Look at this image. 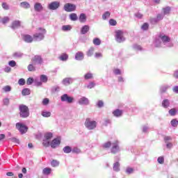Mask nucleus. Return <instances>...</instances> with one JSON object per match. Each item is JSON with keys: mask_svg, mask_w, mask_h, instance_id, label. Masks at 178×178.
I'll return each mask as SVG.
<instances>
[{"mask_svg": "<svg viewBox=\"0 0 178 178\" xmlns=\"http://www.w3.org/2000/svg\"><path fill=\"white\" fill-rule=\"evenodd\" d=\"M153 44L156 48H166V47L170 48L173 47V44L170 42V38L165 33L159 34Z\"/></svg>", "mask_w": 178, "mask_h": 178, "instance_id": "f257e3e1", "label": "nucleus"}, {"mask_svg": "<svg viewBox=\"0 0 178 178\" xmlns=\"http://www.w3.org/2000/svg\"><path fill=\"white\" fill-rule=\"evenodd\" d=\"M47 30L44 28H38L37 32L33 35L34 41H42L45 38Z\"/></svg>", "mask_w": 178, "mask_h": 178, "instance_id": "f03ea898", "label": "nucleus"}, {"mask_svg": "<svg viewBox=\"0 0 178 178\" xmlns=\"http://www.w3.org/2000/svg\"><path fill=\"white\" fill-rule=\"evenodd\" d=\"M19 116L23 119H26V118H29L30 116V109L29 107L24 104H20L19 106Z\"/></svg>", "mask_w": 178, "mask_h": 178, "instance_id": "7ed1b4c3", "label": "nucleus"}, {"mask_svg": "<svg viewBox=\"0 0 178 178\" xmlns=\"http://www.w3.org/2000/svg\"><path fill=\"white\" fill-rule=\"evenodd\" d=\"M85 127L88 130H94L97 128V122L90 118H87L85 122Z\"/></svg>", "mask_w": 178, "mask_h": 178, "instance_id": "20e7f679", "label": "nucleus"}, {"mask_svg": "<svg viewBox=\"0 0 178 178\" xmlns=\"http://www.w3.org/2000/svg\"><path fill=\"white\" fill-rule=\"evenodd\" d=\"M115 41L120 44L126 41V38L123 35V31L118 30L115 31Z\"/></svg>", "mask_w": 178, "mask_h": 178, "instance_id": "39448f33", "label": "nucleus"}, {"mask_svg": "<svg viewBox=\"0 0 178 178\" xmlns=\"http://www.w3.org/2000/svg\"><path fill=\"white\" fill-rule=\"evenodd\" d=\"M15 127H16V129H17V130H19V131L21 133V134H24L27 133V130L29 129L27 127V126H26L20 122L16 123Z\"/></svg>", "mask_w": 178, "mask_h": 178, "instance_id": "423d86ee", "label": "nucleus"}, {"mask_svg": "<svg viewBox=\"0 0 178 178\" xmlns=\"http://www.w3.org/2000/svg\"><path fill=\"white\" fill-rule=\"evenodd\" d=\"M111 152V154H118V152H120V147H119V141L115 140L112 143Z\"/></svg>", "mask_w": 178, "mask_h": 178, "instance_id": "0eeeda50", "label": "nucleus"}, {"mask_svg": "<svg viewBox=\"0 0 178 178\" xmlns=\"http://www.w3.org/2000/svg\"><path fill=\"white\" fill-rule=\"evenodd\" d=\"M62 102H67V104H73L74 98L69 96L67 94H64L60 97Z\"/></svg>", "mask_w": 178, "mask_h": 178, "instance_id": "6e6552de", "label": "nucleus"}, {"mask_svg": "<svg viewBox=\"0 0 178 178\" xmlns=\"http://www.w3.org/2000/svg\"><path fill=\"white\" fill-rule=\"evenodd\" d=\"M64 10H65V12H74V10H76V5L67 3L64 5Z\"/></svg>", "mask_w": 178, "mask_h": 178, "instance_id": "1a4fd4ad", "label": "nucleus"}, {"mask_svg": "<svg viewBox=\"0 0 178 178\" xmlns=\"http://www.w3.org/2000/svg\"><path fill=\"white\" fill-rule=\"evenodd\" d=\"M31 61L34 65H42L44 63V60L42 59V57L41 56L36 55L32 59Z\"/></svg>", "mask_w": 178, "mask_h": 178, "instance_id": "9d476101", "label": "nucleus"}, {"mask_svg": "<svg viewBox=\"0 0 178 178\" xmlns=\"http://www.w3.org/2000/svg\"><path fill=\"white\" fill-rule=\"evenodd\" d=\"M60 6V3L59 1H53L50 3L48 8L50 10H56Z\"/></svg>", "mask_w": 178, "mask_h": 178, "instance_id": "9b49d317", "label": "nucleus"}, {"mask_svg": "<svg viewBox=\"0 0 178 178\" xmlns=\"http://www.w3.org/2000/svg\"><path fill=\"white\" fill-rule=\"evenodd\" d=\"M73 81H74V78L67 77L63 79L62 84L63 86H70V84H73Z\"/></svg>", "mask_w": 178, "mask_h": 178, "instance_id": "f8f14e48", "label": "nucleus"}, {"mask_svg": "<svg viewBox=\"0 0 178 178\" xmlns=\"http://www.w3.org/2000/svg\"><path fill=\"white\" fill-rule=\"evenodd\" d=\"M78 104L79 105H84V106L90 105V100L88 99V98L86 97H82L79 99Z\"/></svg>", "mask_w": 178, "mask_h": 178, "instance_id": "ddd939ff", "label": "nucleus"}, {"mask_svg": "<svg viewBox=\"0 0 178 178\" xmlns=\"http://www.w3.org/2000/svg\"><path fill=\"white\" fill-rule=\"evenodd\" d=\"M22 40L25 42H27L28 44L31 43V42L34 40V38H33L30 35H24L22 36Z\"/></svg>", "mask_w": 178, "mask_h": 178, "instance_id": "4468645a", "label": "nucleus"}, {"mask_svg": "<svg viewBox=\"0 0 178 178\" xmlns=\"http://www.w3.org/2000/svg\"><path fill=\"white\" fill-rule=\"evenodd\" d=\"M113 115L115 118H121L123 115V110L117 108L113 111Z\"/></svg>", "mask_w": 178, "mask_h": 178, "instance_id": "2eb2a0df", "label": "nucleus"}, {"mask_svg": "<svg viewBox=\"0 0 178 178\" xmlns=\"http://www.w3.org/2000/svg\"><path fill=\"white\" fill-rule=\"evenodd\" d=\"M59 144H60V140L58 138H54L51 143V148H55L56 147H58Z\"/></svg>", "mask_w": 178, "mask_h": 178, "instance_id": "dca6fc26", "label": "nucleus"}, {"mask_svg": "<svg viewBox=\"0 0 178 178\" xmlns=\"http://www.w3.org/2000/svg\"><path fill=\"white\" fill-rule=\"evenodd\" d=\"M75 59L76 60H83V59H84V54L81 51H78L75 54Z\"/></svg>", "mask_w": 178, "mask_h": 178, "instance_id": "f3484780", "label": "nucleus"}, {"mask_svg": "<svg viewBox=\"0 0 178 178\" xmlns=\"http://www.w3.org/2000/svg\"><path fill=\"white\" fill-rule=\"evenodd\" d=\"M20 24L21 22L19 20L13 22L11 29H13V30H16V29H19V27H20Z\"/></svg>", "mask_w": 178, "mask_h": 178, "instance_id": "a211bd4d", "label": "nucleus"}, {"mask_svg": "<svg viewBox=\"0 0 178 178\" xmlns=\"http://www.w3.org/2000/svg\"><path fill=\"white\" fill-rule=\"evenodd\" d=\"M88 31H90V26L88 25H84L81 29V34H83V35L87 34Z\"/></svg>", "mask_w": 178, "mask_h": 178, "instance_id": "6ab92c4d", "label": "nucleus"}, {"mask_svg": "<svg viewBox=\"0 0 178 178\" xmlns=\"http://www.w3.org/2000/svg\"><path fill=\"white\" fill-rule=\"evenodd\" d=\"M34 9L35 12H41L44 8L42 7V5H41V3H35L34 5Z\"/></svg>", "mask_w": 178, "mask_h": 178, "instance_id": "aec40b11", "label": "nucleus"}, {"mask_svg": "<svg viewBox=\"0 0 178 178\" xmlns=\"http://www.w3.org/2000/svg\"><path fill=\"white\" fill-rule=\"evenodd\" d=\"M170 10H171V8L170 6L163 8V9H162L163 13L162 14L164 15V16L170 15Z\"/></svg>", "mask_w": 178, "mask_h": 178, "instance_id": "412c9836", "label": "nucleus"}, {"mask_svg": "<svg viewBox=\"0 0 178 178\" xmlns=\"http://www.w3.org/2000/svg\"><path fill=\"white\" fill-rule=\"evenodd\" d=\"M170 88L168 85H162L160 86V92L161 94H164V92H166L168 91V89Z\"/></svg>", "mask_w": 178, "mask_h": 178, "instance_id": "4be33fe9", "label": "nucleus"}, {"mask_svg": "<svg viewBox=\"0 0 178 178\" xmlns=\"http://www.w3.org/2000/svg\"><path fill=\"white\" fill-rule=\"evenodd\" d=\"M95 51V48L92 47H90V49L86 51L87 56H88L89 58L92 56L94 55Z\"/></svg>", "mask_w": 178, "mask_h": 178, "instance_id": "5701e85b", "label": "nucleus"}, {"mask_svg": "<svg viewBox=\"0 0 178 178\" xmlns=\"http://www.w3.org/2000/svg\"><path fill=\"white\" fill-rule=\"evenodd\" d=\"M79 22H80V23H86V22H87V16H86V14H84V13L80 14Z\"/></svg>", "mask_w": 178, "mask_h": 178, "instance_id": "b1692460", "label": "nucleus"}, {"mask_svg": "<svg viewBox=\"0 0 178 178\" xmlns=\"http://www.w3.org/2000/svg\"><path fill=\"white\" fill-rule=\"evenodd\" d=\"M83 77L85 80H92L94 79V74L91 72H88L84 74Z\"/></svg>", "mask_w": 178, "mask_h": 178, "instance_id": "393cba45", "label": "nucleus"}, {"mask_svg": "<svg viewBox=\"0 0 178 178\" xmlns=\"http://www.w3.org/2000/svg\"><path fill=\"white\" fill-rule=\"evenodd\" d=\"M113 169L114 172H120V163H119V162L114 163Z\"/></svg>", "mask_w": 178, "mask_h": 178, "instance_id": "a878e982", "label": "nucleus"}, {"mask_svg": "<svg viewBox=\"0 0 178 178\" xmlns=\"http://www.w3.org/2000/svg\"><path fill=\"white\" fill-rule=\"evenodd\" d=\"M19 6L24 8V9H29L30 8V3L27 1H23L20 3Z\"/></svg>", "mask_w": 178, "mask_h": 178, "instance_id": "bb28decb", "label": "nucleus"}, {"mask_svg": "<svg viewBox=\"0 0 178 178\" xmlns=\"http://www.w3.org/2000/svg\"><path fill=\"white\" fill-rule=\"evenodd\" d=\"M41 115L43 118H51V112L47 111V110H44L41 112Z\"/></svg>", "mask_w": 178, "mask_h": 178, "instance_id": "cd10ccee", "label": "nucleus"}, {"mask_svg": "<svg viewBox=\"0 0 178 178\" xmlns=\"http://www.w3.org/2000/svg\"><path fill=\"white\" fill-rule=\"evenodd\" d=\"M3 92H10L12 91V86H5L2 88Z\"/></svg>", "mask_w": 178, "mask_h": 178, "instance_id": "c85d7f7f", "label": "nucleus"}, {"mask_svg": "<svg viewBox=\"0 0 178 178\" xmlns=\"http://www.w3.org/2000/svg\"><path fill=\"white\" fill-rule=\"evenodd\" d=\"M54 137V134L51 132H47L44 134V138L51 141V139Z\"/></svg>", "mask_w": 178, "mask_h": 178, "instance_id": "c756f323", "label": "nucleus"}, {"mask_svg": "<svg viewBox=\"0 0 178 178\" xmlns=\"http://www.w3.org/2000/svg\"><path fill=\"white\" fill-rule=\"evenodd\" d=\"M170 102L169 101V99H164V100H163V102H162V106L163 107V108H169V106H170Z\"/></svg>", "mask_w": 178, "mask_h": 178, "instance_id": "7c9ffc66", "label": "nucleus"}, {"mask_svg": "<svg viewBox=\"0 0 178 178\" xmlns=\"http://www.w3.org/2000/svg\"><path fill=\"white\" fill-rule=\"evenodd\" d=\"M60 60H63V62H65V60H67L69 59V56L67 54H63L59 57Z\"/></svg>", "mask_w": 178, "mask_h": 178, "instance_id": "2f4dec72", "label": "nucleus"}, {"mask_svg": "<svg viewBox=\"0 0 178 178\" xmlns=\"http://www.w3.org/2000/svg\"><path fill=\"white\" fill-rule=\"evenodd\" d=\"M51 91L54 94H55V92H59V91H60V87H59L58 86H53L51 88Z\"/></svg>", "mask_w": 178, "mask_h": 178, "instance_id": "473e14b6", "label": "nucleus"}, {"mask_svg": "<svg viewBox=\"0 0 178 178\" xmlns=\"http://www.w3.org/2000/svg\"><path fill=\"white\" fill-rule=\"evenodd\" d=\"M63 151L65 154H70L72 152V147L70 146H65L63 147Z\"/></svg>", "mask_w": 178, "mask_h": 178, "instance_id": "72a5a7b5", "label": "nucleus"}, {"mask_svg": "<svg viewBox=\"0 0 178 178\" xmlns=\"http://www.w3.org/2000/svg\"><path fill=\"white\" fill-rule=\"evenodd\" d=\"M70 19L72 20V22H76L79 17H77V14L72 13L70 15Z\"/></svg>", "mask_w": 178, "mask_h": 178, "instance_id": "f704fd0d", "label": "nucleus"}, {"mask_svg": "<svg viewBox=\"0 0 178 178\" xmlns=\"http://www.w3.org/2000/svg\"><path fill=\"white\" fill-rule=\"evenodd\" d=\"M40 80L42 83H47L48 81V76L45 74L40 75Z\"/></svg>", "mask_w": 178, "mask_h": 178, "instance_id": "c9c22d12", "label": "nucleus"}, {"mask_svg": "<svg viewBox=\"0 0 178 178\" xmlns=\"http://www.w3.org/2000/svg\"><path fill=\"white\" fill-rule=\"evenodd\" d=\"M31 91L29 88H24L22 91V94L24 96L30 95Z\"/></svg>", "mask_w": 178, "mask_h": 178, "instance_id": "e433bc0d", "label": "nucleus"}, {"mask_svg": "<svg viewBox=\"0 0 178 178\" xmlns=\"http://www.w3.org/2000/svg\"><path fill=\"white\" fill-rule=\"evenodd\" d=\"M149 22L151 23V24H156L157 23H159V21L157 19L156 17H150Z\"/></svg>", "mask_w": 178, "mask_h": 178, "instance_id": "4c0bfd02", "label": "nucleus"}, {"mask_svg": "<svg viewBox=\"0 0 178 178\" xmlns=\"http://www.w3.org/2000/svg\"><path fill=\"white\" fill-rule=\"evenodd\" d=\"M63 31H70L72 30V26L70 25H64L62 26Z\"/></svg>", "mask_w": 178, "mask_h": 178, "instance_id": "58836bf2", "label": "nucleus"}, {"mask_svg": "<svg viewBox=\"0 0 178 178\" xmlns=\"http://www.w3.org/2000/svg\"><path fill=\"white\" fill-rule=\"evenodd\" d=\"M110 16L111 13L109 11H106L102 15V19L103 20H106V19L109 18Z\"/></svg>", "mask_w": 178, "mask_h": 178, "instance_id": "ea45409f", "label": "nucleus"}, {"mask_svg": "<svg viewBox=\"0 0 178 178\" xmlns=\"http://www.w3.org/2000/svg\"><path fill=\"white\" fill-rule=\"evenodd\" d=\"M51 168H45L43 169L42 173H43V175H51Z\"/></svg>", "mask_w": 178, "mask_h": 178, "instance_id": "a19ab883", "label": "nucleus"}, {"mask_svg": "<svg viewBox=\"0 0 178 178\" xmlns=\"http://www.w3.org/2000/svg\"><path fill=\"white\" fill-rule=\"evenodd\" d=\"M95 86H96L95 82L90 81L88 83L86 88H88V90H91V88H94V87H95Z\"/></svg>", "mask_w": 178, "mask_h": 178, "instance_id": "79ce46f5", "label": "nucleus"}, {"mask_svg": "<svg viewBox=\"0 0 178 178\" xmlns=\"http://www.w3.org/2000/svg\"><path fill=\"white\" fill-rule=\"evenodd\" d=\"M42 144H43L44 147H49V145H51V140H49L44 138Z\"/></svg>", "mask_w": 178, "mask_h": 178, "instance_id": "37998d69", "label": "nucleus"}, {"mask_svg": "<svg viewBox=\"0 0 178 178\" xmlns=\"http://www.w3.org/2000/svg\"><path fill=\"white\" fill-rule=\"evenodd\" d=\"M72 154H81V150L80 149H79V147H75L72 149Z\"/></svg>", "mask_w": 178, "mask_h": 178, "instance_id": "c03bdc74", "label": "nucleus"}, {"mask_svg": "<svg viewBox=\"0 0 178 178\" xmlns=\"http://www.w3.org/2000/svg\"><path fill=\"white\" fill-rule=\"evenodd\" d=\"M170 124H171V126L172 127H177V126H178V120H176V119H173V120H171Z\"/></svg>", "mask_w": 178, "mask_h": 178, "instance_id": "a18cd8bd", "label": "nucleus"}, {"mask_svg": "<svg viewBox=\"0 0 178 178\" xmlns=\"http://www.w3.org/2000/svg\"><path fill=\"white\" fill-rule=\"evenodd\" d=\"M168 113L170 116H175L176 113H177V111H176V108H171L169 110Z\"/></svg>", "mask_w": 178, "mask_h": 178, "instance_id": "49530a36", "label": "nucleus"}, {"mask_svg": "<svg viewBox=\"0 0 178 178\" xmlns=\"http://www.w3.org/2000/svg\"><path fill=\"white\" fill-rule=\"evenodd\" d=\"M157 162L160 163V165H163V163H165V158L163 156L158 157Z\"/></svg>", "mask_w": 178, "mask_h": 178, "instance_id": "de8ad7c7", "label": "nucleus"}, {"mask_svg": "<svg viewBox=\"0 0 178 178\" xmlns=\"http://www.w3.org/2000/svg\"><path fill=\"white\" fill-rule=\"evenodd\" d=\"M27 69L29 72H35V67L33 64H29Z\"/></svg>", "mask_w": 178, "mask_h": 178, "instance_id": "09e8293b", "label": "nucleus"}, {"mask_svg": "<svg viewBox=\"0 0 178 178\" xmlns=\"http://www.w3.org/2000/svg\"><path fill=\"white\" fill-rule=\"evenodd\" d=\"M51 165L53 167V168H56L58 166H59V161H56V160H53L51 162Z\"/></svg>", "mask_w": 178, "mask_h": 178, "instance_id": "8fccbe9b", "label": "nucleus"}, {"mask_svg": "<svg viewBox=\"0 0 178 178\" xmlns=\"http://www.w3.org/2000/svg\"><path fill=\"white\" fill-rule=\"evenodd\" d=\"M34 79L32 77H29L26 80V84L27 86H31V84H33V83H34Z\"/></svg>", "mask_w": 178, "mask_h": 178, "instance_id": "3c124183", "label": "nucleus"}, {"mask_svg": "<svg viewBox=\"0 0 178 178\" xmlns=\"http://www.w3.org/2000/svg\"><path fill=\"white\" fill-rule=\"evenodd\" d=\"M93 44L94 45H101V40L98 38H95L93 40Z\"/></svg>", "mask_w": 178, "mask_h": 178, "instance_id": "603ef678", "label": "nucleus"}, {"mask_svg": "<svg viewBox=\"0 0 178 178\" xmlns=\"http://www.w3.org/2000/svg\"><path fill=\"white\" fill-rule=\"evenodd\" d=\"M148 130H149V127L148 125H143L142 127L143 133L147 134L148 133Z\"/></svg>", "mask_w": 178, "mask_h": 178, "instance_id": "864d4df0", "label": "nucleus"}, {"mask_svg": "<svg viewBox=\"0 0 178 178\" xmlns=\"http://www.w3.org/2000/svg\"><path fill=\"white\" fill-rule=\"evenodd\" d=\"M156 17L159 22H161V20H163L165 15H163L162 13H159V14H157Z\"/></svg>", "mask_w": 178, "mask_h": 178, "instance_id": "5fc2aeb1", "label": "nucleus"}, {"mask_svg": "<svg viewBox=\"0 0 178 178\" xmlns=\"http://www.w3.org/2000/svg\"><path fill=\"white\" fill-rule=\"evenodd\" d=\"M149 27V25L148 24V23L145 22L142 25L141 29H142V30L147 31V30H148Z\"/></svg>", "mask_w": 178, "mask_h": 178, "instance_id": "6e6d98bb", "label": "nucleus"}, {"mask_svg": "<svg viewBox=\"0 0 178 178\" xmlns=\"http://www.w3.org/2000/svg\"><path fill=\"white\" fill-rule=\"evenodd\" d=\"M10 19L8 17H4L3 18L1 19V22L3 24H6V23H8V22H9Z\"/></svg>", "mask_w": 178, "mask_h": 178, "instance_id": "4d7b16f0", "label": "nucleus"}, {"mask_svg": "<svg viewBox=\"0 0 178 178\" xmlns=\"http://www.w3.org/2000/svg\"><path fill=\"white\" fill-rule=\"evenodd\" d=\"M113 73L115 74V76H118L119 74H122V71L116 68L113 70Z\"/></svg>", "mask_w": 178, "mask_h": 178, "instance_id": "13d9d810", "label": "nucleus"}, {"mask_svg": "<svg viewBox=\"0 0 178 178\" xmlns=\"http://www.w3.org/2000/svg\"><path fill=\"white\" fill-rule=\"evenodd\" d=\"M111 145H112V143H111V141H108L103 144L102 147L103 148H110Z\"/></svg>", "mask_w": 178, "mask_h": 178, "instance_id": "bf43d9fd", "label": "nucleus"}, {"mask_svg": "<svg viewBox=\"0 0 178 178\" xmlns=\"http://www.w3.org/2000/svg\"><path fill=\"white\" fill-rule=\"evenodd\" d=\"M19 86H24L26 84V80L23 78L19 79L18 81Z\"/></svg>", "mask_w": 178, "mask_h": 178, "instance_id": "052dcab7", "label": "nucleus"}, {"mask_svg": "<svg viewBox=\"0 0 178 178\" xmlns=\"http://www.w3.org/2000/svg\"><path fill=\"white\" fill-rule=\"evenodd\" d=\"M1 6H2L3 9H4V10H9V5H8V3H3L1 4Z\"/></svg>", "mask_w": 178, "mask_h": 178, "instance_id": "680f3d73", "label": "nucleus"}, {"mask_svg": "<svg viewBox=\"0 0 178 178\" xmlns=\"http://www.w3.org/2000/svg\"><path fill=\"white\" fill-rule=\"evenodd\" d=\"M13 56H15V58H22L23 54L21 52H15L13 54Z\"/></svg>", "mask_w": 178, "mask_h": 178, "instance_id": "e2e57ef3", "label": "nucleus"}, {"mask_svg": "<svg viewBox=\"0 0 178 178\" xmlns=\"http://www.w3.org/2000/svg\"><path fill=\"white\" fill-rule=\"evenodd\" d=\"M42 105H44V106L48 105V104H49V99H48V98H44V99L42 100Z\"/></svg>", "mask_w": 178, "mask_h": 178, "instance_id": "0e129e2a", "label": "nucleus"}, {"mask_svg": "<svg viewBox=\"0 0 178 178\" xmlns=\"http://www.w3.org/2000/svg\"><path fill=\"white\" fill-rule=\"evenodd\" d=\"M97 106H98L99 108L104 107V102L102 100L98 101L97 103Z\"/></svg>", "mask_w": 178, "mask_h": 178, "instance_id": "69168bd1", "label": "nucleus"}, {"mask_svg": "<svg viewBox=\"0 0 178 178\" xmlns=\"http://www.w3.org/2000/svg\"><path fill=\"white\" fill-rule=\"evenodd\" d=\"M109 24H110V26H116V24H117L116 20H115L113 19H111L109 20Z\"/></svg>", "mask_w": 178, "mask_h": 178, "instance_id": "338daca9", "label": "nucleus"}, {"mask_svg": "<svg viewBox=\"0 0 178 178\" xmlns=\"http://www.w3.org/2000/svg\"><path fill=\"white\" fill-rule=\"evenodd\" d=\"M8 65L10 66V67H15V66H16V61L10 60L9 61Z\"/></svg>", "mask_w": 178, "mask_h": 178, "instance_id": "774afa93", "label": "nucleus"}]
</instances>
